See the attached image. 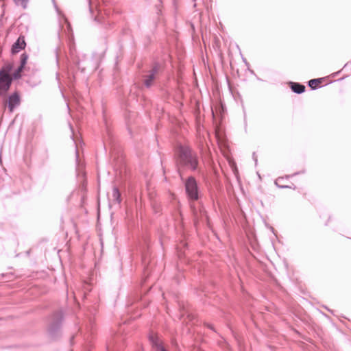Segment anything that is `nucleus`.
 I'll return each mask as SVG.
<instances>
[{
	"mask_svg": "<svg viewBox=\"0 0 351 351\" xmlns=\"http://www.w3.org/2000/svg\"><path fill=\"white\" fill-rule=\"evenodd\" d=\"M88 3L89 12H90V14H93V6H92V4H91V0H88Z\"/></svg>",
	"mask_w": 351,
	"mask_h": 351,
	"instance_id": "obj_21",
	"label": "nucleus"
},
{
	"mask_svg": "<svg viewBox=\"0 0 351 351\" xmlns=\"http://www.w3.org/2000/svg\"><path fill=\"white\" fill-rule=\"evenodd\" d=\"M106 351H121V338L116 337L106 343Z\"/></svg>",
	"mask_w": 351,
	"mask_h": 351,
	"instance_id": "obj_9",
	"label": "nucleus"
},
{
	"mask_svg": "<svg viewBox=\"0 0 351 351\" xmlns=\"http://www.w3.org/2000/svg\"><path fill=\"white\" fill-rule=\"evenodd\" d=\"M305 173V171H304V170H302V171H301L295 172V173H293V174H291V175H287V176H285V178H286L287 179H288V178H291V177L299 175V174H301V173Z\"/></svg>",
	"mask_w": 351,
	"mask_h": 351,
	"instance_id": "obj_20",
	"label": "nucleus"
},
{
	"mask_svg": "<svg viewBox=\"0 0 351 351\" xmlns=\"http://www.w3.org/2000/svg\"><path fill=\"white\" fill-rule=\"evenodd\" d=\"M173 159L176 170L183 180V171L201 172L199 157L196 151L186 145L178 144L175 147Z\"/></svg>",
	"mask_w": 351,
	"mask_h": 351,
	"instance_id": "obj_1",
	"label": "nucleus"
},
{
	"mask_svg": "<svg viewBox=\"0 0 351 351\" xmlns=\"http://www.w3.org/2000/svg\"><path fill=\"white\" fill-rule=\"evenodd\" d=\"M291 186V188H290V189H294V190L296 189V186H295V185H294L293 184H292V185H291V186Z\"/></svg>",
	"mask_w": 351,
	"mask_h": 351,
	"instance_id": "obj_25",
	"label": "nucleus"
},
{
	"mask_svg": "<svg viewBox=\"0 0 351 351\" xmlns=\"http://www.w3.org/2000/svg\"><path fill=\"white\" fill-rule=\"evenodd\" d=\"M13 69V65L8 64L0 69V95H3L10 88L12 79L10 75Z\"/></svg>",
	"mask_w": 351,
	"mask_h": 351,
	"instance_id": "obj_5",
	"label": "nucleus"
},
{
	"mask_svg": "<svg viewBox=\"0 0 351 351\" xmlns=\"http://www.w3.org/2000/svg\"><path fill=\"white\" fill-rule=\"evenodd\" d=\"M28 59V55L26 53H23L20 57V66L25 67Z\"/></svg>",
	"mask_w": 351,
	"mask_h": 351,
	"instance_id": "obj_16",
	"label": "nucleus"
},
{
	"mask_svg": "<svg viewBox=\"0 0 351 351\" xmlns=\"http://www.w3.org/2000/svg\"><path fill=\"white\" fill-rule=\"evenodd\" d=\"M24 69L25 68L21 67L20 66H19V67L14 71V73L12 74V77H11L12 79V80L20 79L22 76L21 73L24 70Z\"/></svg>",
	"mask_w": 351,
	"mask_h": 351,
	"instance_id": "obj_15",
	"label": "nucleus"
},
{
	"mask_svg": "<svg viewBox=\"0 0 351 351\" xmlns=\"http://www.w3.org/2000/svg\"><path fill=\"white\" fill-rule=\"evenodd\" d=\"M148 339L152 348L155 351H168L158 334L154 333L153 332H149Z\"/></svg>",
	"mask_w": 351,
	"mask_h": 351,
	"instance_id": "obj_6",
	"label": "nucleus"
},
{
	"mask_svg": "<svg viewBox=\"0 0 351 351\" xmlns=\"http://www.w3.org/2000/svg\"><path fill=\"white\" fill-rule=\"evenodd\" d=\"M104 12L106 15H108V13H107V11L106 10H104Z\"/></svg>",
	"mask_w": 351,
	"mask_h": 351,
	"instance_id": "obj_29",
	"label": "nucleus"
},
{
	"mask_svg": "<svg viewBox=\"0 0 351 351\" xmlns=\"http://www.w3.org/2000/svg\"><path fill=\"white\" fill-rule=\"evenodd\" d=\"M63 321L64 314L61 310L53 312L49 317L47 332L51 340L56 341L60 337Z\"/></svg>",
	"mask_w": 351,
	"mask_h": 351,
	"instance_id": "obj_2",
	"label": "nucleus"
},
{
	"mask_svg": "<svg viewBox=\"0 0 351 351\" xmlns=\"http://www.w3.org/2000/svg\"><path fill=\"white\" fill-rule=\"evenodd\" d=\"M74 336H72L71 338V343H73V339H74Z\"/></svg>",
	"mask_w": 351,
	"mask_h": 351,
	"instance_id": "obj_26",
	"label": "nucleus"
},
{
	"mask_svg": "<svg viewBox=\"0 0 351 351\" xmlns=\"http://www.w3.org/2000/svg\"><path fill=\"white\" fill-rule=\"evenodd\" d=\"M250 72H251V73H254V71L253 70H251Z\"/></svg>",
	"mask_w": 351,
	"mask_h": 351,
	"instance_id": "obj_32",
	"label": "nucleus"
},
{
	"mask_svg": "<svg viewBox=\"0 0 351 351\" xmlns=\"http://www.w3.org/2000/svg\"><path fill=\"white\" fill-rule=\"evenodd\" d=\"M75 162H76V172L77 174L79 176L80 173L84 174V164L81 162L79 157V152L77 149H75Z\"/></svg>",
	"mask_w": 351,
	"mask_h": 351,
	"instance_id": "obj_12",
	"label": "nucleus"
},
{
	"mask_svg": "<svg viewBox=\"0 0 351 351\" xmlns=\"http://www.w3.org/2000/svg\"><path fill=\"white\" fill-rule=\"evenodd\" d=\"M112 196L114 202L117 203L119 205H120L121 204V202H122L121 194V192H120L119 188L116 186H114L112 187Z\"/></svg>",
	"mask_w": 351,
	"mask_h": 351,
	"instance_id": "obj_11",
	"label": "nucleus"
},
{
	"mask_svg": "<svg viewBox=\"0 0 351 351\" xmlns=\"http://www.w3.org/2000/svg\"><path fill=\"white\" fill-rule=\"evenodd\" d=\"M289 85L291 90L293 93H297V94H302L306 90L305 86L299 82H289Z\"/></svg>",
	"mask_w": 351,
	"mask_h": 351,
	"instance_id": "obj_10",
	"label": "nucleus"
},
{
	"mask_svg": "<svg viewBox=\"0 0 351 351\" xmlns=\"http://www.w3.org/2000/svg\"><path fill=\"white\" fill-rule=\"evenodd\" d=\"M16 5L21 6L23 9H26L29 0H13Z\"/></svg>",
	"mask_w": 351,
	"mask_h": 351,
	"instance_id": "obj_17",
	"label": "nucleus"
},
{
	"mask_svg": "<svg viewBox=\"0 0 351 351\" xmlns=\"http://www.w3.org/2000/svg\"><path fill=\"white\" fill-rule=\"evenodd\" d=\"M159 1H160V3H162V1H161V0H159Z\"/></svg>",
	"mask_w": 351,
	"mask_h": 351,
	"instance_id": "obj_33",
	"label": "nucleus"
},
{
	"mask_svg": "<svg viewBox=\"0 0 351 351\" xmlns=\"http://www.w3.org/2000/svg\"><path fill=\"white\" fill-rule=\"evenodd\" d=\"M284 179L283 177H280L278 178L276 181H275V184L278 187V188H280V189H288V188H291V186H289V185H280L278 184V182L280 181V180H282Z\"/></svg>",
	"mask_w": 351,
	"mask_h": 351,
	"instance_id": "obj_18",
	"label": "nucleus"
},
{
	"mask_svg": "<svg viewBox=\"0 0 351 351\" xmlns=\"http://www.w3.org/2000/svg\"><path fill=\"white\" fill-rule=\"evenodd\" d=\"M80 332L81 334L82 333V329H81V328L80 329Z\"/></svg>",
	"mask_w": 351,
	"mask_h": 351,
	"instance_id": "obj_31",
	"label": "nucleus"
},
{
	"mask_svg": "<svg viewBox=\"0 0 351 351\" xmlns=\"http://www.w3.org/2000/svg\"><path fill=\"white\" fill-rule=\"evenodd\" d=\"M138 351H143V346H141L140 348H139V350Z\"/></svg>",
	"mask_w": 351,
	"mask_h": 351,
	"instance_id": "obj_27",
	"label": "nucleus"
},
{
	"mask_svg": "<svg viewBox=\"0 0 351 351\" xmlns=\"http://www.w3.org/2000/svg\"><path fill=\"white\" fill-rule=\"evenodd\" d=\"M350 64H351V61H350V62H347V63L344 65L343 68H344V69L347 68Z\"/></svg>",
	"mask_w": 351,
	"mask_h": 351,
	"instance_id": "obj_24",
	"label": "nucleus"
},
{
	"mask_svg": "<svg viewBox=\"0 0 351 351\" xmlns=\"http://www.w3.org/2000/svg\"><path fill=\"white\" fill-rule=\"evenodd\" d=\"M26 46V43L23 36H20L12 44L11 47V53H18L21 50L24 49Z\"/></svg>",
	"mask_w": 351,
	"mask_h": 351,
	"instance_id": "obj_8",
	"label": "nucleus"
},
{
	"mask_svg": "<svg viewBox=\"0 0 351 351\" xmlns=\"http://www.w3.org/2000/svg\"><path fill=\"white\" fill-rule=\"evenodd\" d=\"M185 190L186 195L191 202L197 201L200 197V189L197 180L193 176L182 180Z\"/></svg>",
	"mask_w": 351,
	"mask_h": 351,
	"instance_id": "obj_4",
	"label": "nucleus"
},
{
	"mask_svg": "<svg viewBox=\"0 0 351 351\" xmlns=\"http://www.w3.org/2000/svg\"><path fill=\"white\" fill-rule=\"evenodd\" d=\"M55 8H56V9L57 12L59 13V10H58V7H57V5H55Z\"/></svg>",
	"mask_w": 351,
	"mask_h": 351,
	"instance_id": "obj_28",
	"label": "nucleus"
},
{
	"mask_svg": "<svg viewBox=\"0 0 351 351\" xmlns=\"http://www.w3.org/2000/svg\"><path fill=\"white\" fill-rule=\"evenodd\" d=\"M97 15L95 16L94 20L99 23H106L105 19L102 14V9L100 7H97Z\"/></svg>",
	"mask_w": 351,
	"mask_h": 351,
	"instance_id": "obj_14",
	"label": "nucleus"
},
{
	"mask_svg": "<svg viewBox=\"0 0 351 351\" xmlns=\"http://www.w3.org/2000/svg\"><path fill=\"white\" fill-rule=\"evenodd\" d=\"M323 81V78H315L310 80L308 82V86L312 89V90H316L320 86L321 83Z\"/></svg>",
	"mask_w": 351,
	"mask_h": 351,
	"instance_id": "obj_13",
	"label": "nucleus"
},
{
	"mask_svg": "<svg viewBox=\"0 0 351 351\" xmlns=\"http://www.w3.org/2000/svg\"><path fill=\"white\" fill-rule=\"evenodd\" d=\"M164 68L162 64L157 61H154L151 64L147 71L143 75V84L147 88H150L155 81L158 78L159 75L163 72Z\"/></svg>",
	"mask_w": 351,
	"mask_h": 351,
	"instance_id": "obj_3",
	"label": "nucleus"
},
{
	"mask_svg": "<svg viewBox=\"0 0 351 351\" xmlns=\"http://www.w3.org/2000/svg\"><path fill=\"white\" fill-rule=\"evenodd\" d=\"M206 327L208 328L209 329L213 330V331H215V328L213 327V326L212 324H206Z\"/></svg>",
	"mask_w": 351,
	"mask_h": 351,
	"instance_id": "obj_22",
	"label": "nucleus"
},
{
	"mask_svg": "<svg viewBox=\"0 0 351 351\" xmlns=\"http://www.w3.org/2000/svg\"><path fill=\"white\" fill-rule=\"evenodd\" d=\"M93 325H94V323L91 319L89 320L88 326L86 325L87 330L90 332L91 333H92V330L93 328Z\"/></svg>",
	"mask_w": 351,
	"mask_h": 351,
	"instance_id": "obj_19",
	"label": "nucleus"
},
{
	"mask_svg": "<svg viewBox=\"0 0 351 351\" xmlns=\"http://www.w3.org/2000/svg\"><path fill=\"white\" fill-rule=\"evenodd\" d=\"M21 104V96L19 92L15 91L8 97V107L10 112L13 110L20 105Z\"/></svg>",
	"mask_w": 351,
	"mask_h": 351,
	"instance_id": "obj_7",
	"label": "nucleus"
},
{
	"mask_svg": "<svg viewBox=\"0 0 351 351\" xmlns=\"http://www.w3.org/2000/svg\"><path fill=\"white\" fill-rule=\"evenodd\" d=\"M252 157H253V159H254V160L255 162V165H256L257 162H258V160H257V157L256 156L255 152L253 153Z\"/></svg>",
	"mask_w": 351,
	"mask_h": 351,
	"instance_id": "obj_23",
	"label": "nucleus"
},
{
	"mask_svg": "<svg viewBox=\"0 0 351 351\" xmlns=\"http://www.w3.org/2000/svg\"><path fill=\"white\" fill-rule=\"evenodd\" d=\"M77 65H78L79 69H80V62H77Z\"/></svg>",
	"mask_w": 351,
	"mask_h": 351,
	"instance_id": "obj_30",
	"label": "nucleus"
}]
</instances>
